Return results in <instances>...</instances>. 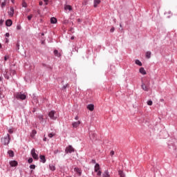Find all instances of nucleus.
I'll use <instances>...</instances> for the list:
<instances>
[{
    "label": "nucleus",
    "mask_w": 177,
    "mask_h": 177,
    "mask_svg": "<svg viewBox=\"0 0 177 177\" xmlns=\"http://www.w3.org/2000/svg\"><path fill=\"white\" fill-rule=\"evenodd\" d=\"M10 140H11V137L10 134H7L6 136H5V137L1 138V142L4 145H8V144H10Z\"/></svg>",
    "instance_id": "f257e3e1"
},
{
    "label": "nucleus",
    "mask_w": 177,
    "mask_h": 177,
    "mask_svg": "<svg viewBox=\"0 0 177 177\" xmlns=\"http://www.w3.org/2000/svg\"><path fill=\"white\" fill-rule=\"evenodd\" d=\"M16 98H17V100H26V98H27V94H24L23 93H17L16 95Z\"/></svg>",
    "instance_id": "f03ea898"
},
{
    "label": "nucleus",
    "mask_w": 177,
    "mask_h": 177,
    "mask_svg": "<svg viewBox=\"0 0 177 177\" xmlns=\"http://www.w3.org/2000/svg\"><path fill=\"white\" fill-rule=\"evenodd\" d=\"M31 155L34 159L38 160L39 156L38 154L36 153L35 148H32V149L31 150Z\"/></svg>",
    "instance_id": "7ed1b4c3"
},
{
    "label": "nucleus",
    "mask_w": 177,
    "mask_h": 177,
    "mask_svg": "<svg viewBox=\"0 0 177 177\" xmlns=\"http://www.w3.org/2000/svg\"><path fill=\"white\" fill-rule=\"evenodd\" d=\"M95 171L97 172V176H101L102 171L100 170V166L99 163H96V165L95 166Z\"/></svg>",
    "instance_id": "20e7f679"
},
{
    "label": "nucleus",
    "mask_w": 177,
    "mask_h": 177,
    "mask_svg": "<svg viewBox=\"0 0 177 177\" xmlns=\"http://www.w3.org/2000/svg\"><path fill=\"white\" fill-rule=\"evenodd\" d=\"M75 149L72 147V145H69L68 147H66V152L68 153V152L71 153V152H74Z\"/></svg>",
    "instance_id": "39448f33"
},
{
    "label": "nucleus",
    "mask_w": 177,
    "mask_h": 177,
    "mask_svg": "<svg viewBox=\"0 0 177 177\" xmlns=\"http://www.w3.org/2000/svg\"><path fill=\"white\" fill-rule=\"evenodd\" d=\"M55 111H51L50 112H49L48 113V116L50 118V119H53V120H56V116H55Z\"/></svg>",
    "instance_id": "423d86ee"
},
{
    "label": "nucleus",
    "mask_w": 177,
    "mask_h": 177,
    "mask_svg": "<svg viewBox=\"0 0 177 177\" xmlns=\"http://www.w3.org/2000/svg\"><path fill=\"white\" fill-rule=\"evenodd\" d=\"M80 124H81V120H78L77 122H73V123H72V126L74 128L78 127Z\"/></svg>",
    "instance_id": "0eeeda50"
},
{
    "label": "nucleus",
    "mask_w": 177,
    "mask_h": 177,
    "mask_svg": "<svg viewBox=\"0 0 177 177\" xmlns=\"http://www.w3.org/2000/svg\"><path fill=\"white\" fill-rule=\"evenodd\" d=\"M141 87L145 91H149V88L148 86H146L145 83H142Z\"/></svg>",
    "instance_id": "6e6552de"
},
{
    "label": "nucleus",
    "mask_w": 177,
    "mask_h": 177,
    "mask_svg": "<svg viewBox=\"0 0 177 177\" xmlns=\"http://www.w3.org/2000/svg\"><path fill=\"white\" fill-rule=\"evenodd\" d=\"M14 14H15V10L13 7H10V11H8V15H10V17H14Z\"/></svg>",
    "instance_id": "1a4fd4ad"
},
{
    "label": "nucleus",
    "mask_w": 177,
    "mask_h": 177,
    "mask_svg": "<svg viewBox=\"0 0 177 177\" xmlns=\"http://www.w3.org/2000/svg\"><path fill=\"white\" fill-rule=\"evenodd\" d=\"M10 166H12V167H15V166H17L18 162H17V160H11V161L10 162Z\"/></svg>",
    "instance_id": "9d476101"
},
{
    "label": "nucleus",
    "mask_w": 177,
    "mask_h": 177,
    "mask_svg": "<svg viewBox=\"0 0 177 177\" xmlns=\"http://www.w3.org/2000/svg\"><path fill=\"white\" fill-rule=\"evenodd\" d=\"M74 170L76 173H77V174H79V176H81V174H82L81 169H80L79 167H75Z\"/></svg>",
    "instance_id": "9b49d317"
},
{
    "label": "nucleus",
    "mask_w": 177,
    "mask_h": 177,
    "mask_svg": "<svg viewBox=\"0 0 177 177\" xmlns=\"http://www.w3.org/2000/svg\"><path fill=\"white\" fill-rule=\"evenodd\" d=\"M102 177H111L109 174V170H105V171L103 173Z\"/></svg>",
    "instance_id": "f8f14e48"
},
{
    "label": "nucleus",
    "mask_w": 177,
    "mask_h": 177,
    "mask_svg": "<svg viewBox=\"0 0 177 177\" xmlns=\"http://www.w3.org/2000/svg\"><path fill=\"white\" fill-rule=\"evenodd\" d=\"M6 26H12V21L11 19H8L6 22Z\"/></svg>",
    "instance_id": "ddd939ff"
},
{
    "label": "nucleus",
    "mask_w": 177,
    "mask_h": 177,
    "mask_svg": "<svg viewBox=\"0 0 177 177\" xmlns=\"http://www.w3.org/2000/svg\"><path fill=\"white\" fill-rule=\"evenodd\" d=\"M100 3V0H94V8H96Z\"/></svg>",
    "instance_id": "4468645a"
},
{
    "label": "nucleus",
    "mask_w": 177,
    "mask_h": 177,
    "mask_svg": "<svg viewBox=\"0 0 177 177\" xmlns=\"http://www.w3.org/2000/svg\"><path fill=\"white\" fill-rule=\"evenodd\" d=\"M140 73H141L142 75H147V72L145 68H140Z\"/></svg>",
    "instance_id": "2eb2a0df"
},
{
    "label": "nucleus",
    "mask_w": 177,
    "mask_h": 177,
    "mask_svg": "<svg viewBox=\"0 0 177 177\" xmlns=\"http://www.w3.org/2000/svg\"><path fill=\"white\" fill-rule=\"evenodd\" d=\"M87 108L89 109V111H94V105L93 104L88 105Z\"/></svg>",
    "instance_id": "dca6fc26"
},
{
    "label": "nucleus",
    "mask_w": 177,
    "mask_h": 177,
    "mask_svg": "<svg viewBox=\"0 0 177 177\" xmlns=\"http://www.w3.org/2000/svg\"><path fill=\"white\" fill-rule=\"evenodd\" d=\"M40 160L41 162H43V163H45V162H46V159L45 158L44 155H40Z\"/></svg>",
    "instance_id": "f3484780"
},
{
    "label": "nucleus",
    "mask_w": 177,
    "mask_h": 177,
    "mask_svg": "<svg viewBox=\"0 0 177 177\" xmlns=\"http://www.w3.org/2000/svg\"><path fill=\"white\" fill-rule=\"evenodd\" d=\"M50 169L52 171L56 170V166L54 164H51L49 165Z\"/></svg>",
    "instance_id": "a211bd4d"
},
{
    "label": "nucleus",
    "mask_w": 177,
    "mask_h": 177,
    "mask_svg": "<svg viewBox=\"0 0 177 177\" xmlns=\"http://www.w3.org/2000/svg\"><path fill=\"white\" fill-rule=\"evenodd\" d=\"M64 10H68L69 11H72L73 8H72L71 6H65Z\"/></svg>",
    "instance_id": "6ab92c4d"
},
{
    "label": "nucleus",
    "mask_w": 177,
    "mask_h": 177,
    "mask_svg": "<svg viewBox=\"0 0 177 177\" xmlns=\"http://www.w3.org/2000/svg\"><path fill=\"white\" fill-rule=\"evenodd\" d=\"M118 173H119V176H120V177H125V174H124V171H122V170H119Z\"/></svg>",
    "instance_id": "aec40b11"
},
{
    "label": "nucleus",
    "mask_w": 177,
    "mask_h": 177,
    "mask_svg": "<svg viewBox=\"0 0 177 177\" xmlns=\"http://www.w3.org/2000/svg\"><path fill=\"white\" fill-rule=\"evenodd\" d=\"M151 51H147V52L146 53V57H147V58H148V59L151 58Z\"/></svg>",
    "instance_id": "412c9836"
},
{
    "label": "nucleus",
    "mask_w": 177,
    "mask_h": 177,
    "mask_svg": "<svg viewBox=\"0 0 177 177\" xmlns=\"http://www.w3.org/2000/svg\"><path fill=\"white\" fill-rule=\"evenodd\" d=\"M8 153L9 156H11V157L15 156V153H14L13 151H12V150L8 151Z\"/></svg>",
    "instance_id": "4be33fe9"
},
{
    "label": "nucleus",
    "mask_w": 177,
    "mask_h": 177,
    "mask_svg": "<svg viewBox=\"0 0 177 177\" xmlns=\"http://www.w3.org/2000/svg\"><path fill=\"white\" fill-rule=\"evenodd\" d=\"M50 22L51 24H57V19H56V18H51Z\"/></svg>",
    "instance_id": "5701e85b"
},
{
    "label": "nucleus",
    "mask_w": 177,
    "mask_h": 177,
    "mask_svg": "<svg viewBox=\"0 0 177 177\" xmlns=\"http://www.w3.org/2000/svg\"><path fill=\"white\" fill-rule=\"evenodd\" d=\"M136 64L137 65H138L139 66H142V62H140V61L139 59L136 60Z\"/></svg>",
    "instance_id": "b1692460"
},
{
    "label": "nucleus",
    "mask_w": 177,
    "mask_h": 177,
    "mask_svg": "<svg viewBox=\"0 0 177 177\" xmlns=\"http://www.w3.org/2000/svg\"><path fill=\"white\" fill-rule=\"evenodd\" d=\"M54 54L55 57H60V54H59V51H57V50H55Z\"/></svg>",
    "instance_id": "393cba45"
},
{
    "label": "nucleus",
    "mask_w": 177,
    "mask_h": 177,
    "mask_svg": "<svg viewBox=\"0 0 177 177\" xmlns=\"http://www.w3.org/2000/svg\"><path fill=\"white\" fill-rule=\"evenodd\" d=\"M4 95L3 94V90L2 88H0V98H3Z\"/></svg>",
    "instance_id": "a878e982"
},
{
    "label": "nucleus",
    "mask_w": 177,
    "mask_h": 177,
    "mask_svg": "<svg viewBox=\"0 0 177 177\" xmlns=\"http://www.w3.org/2000/svg\"><path fill=\"white\" fill-rule=\"evenodd\" d=\"M88 3V0H84L83 3H82V5L83 6H87Z\"/></svg>",
    "instance_id": "bb28decb"
},
{
    "label": "nucleus",
    "mask_w": 177,
    "mask_h": 177,
    "mask_svg": "<svg viewBox=\"0 0 177 177\" xmlns=\"http://www.w3.org/2000/svg\"><path fill=\"white\" fill-rule=\"evenodd\" d=\"M9 58H10V55H6V56L4 57V61H5V62L8 61V59H9Z\"/></svg>",
    "instance_id": "cd10ccee"
},
{
    "label": "nucleus",
    "mask_w": 177,
    "mask_h": 177,
    "mask_svg": "<svg viewBox=\"0 0 177 177\" xmlns=\"http://www.w3.org/2000/svg\"><path fill=\"white\" fill-rule=\"evenodd\" d=\"M147 105H153V101H151V100L147 101Z\"/></svg>",
    "instance_id": "c85d7f7f"
},
{
    "label": "nucleus",
    "mask_w": 177,
    "mask_h": 177,
    "mask_svg": "<svg viewBox=\"0 0 177 177\" xmlns=\"http://www.w3.org/2000/svg\"><path fill=\"white\" fill-rule=\"evenodd\" d=\"M6 1H3V3H1V8H4V7H6Z\"/></svg>",
    "instance_id": "c756f323"
},
{
    "label": "nucleus",
    "mask_w": 177,
    "mask_h": 177,
    "mask_svg": "<svg viewBox=\"0 0 177 177\" xmlns=\"http://www.w3.org/2000/svg\"><path fill=\"white\" fill-rule=\"evenodd\" d=\"M38 118H39L40 122H44V118H43V116L40 115V116H38Z\"/></svg>",
    "instance_id": "7c9ffc66"
},
{
    "label": "nucleus",
    "mask_w": 177,
    "mask_h": 177,
    "mask_svg": "<svg viewBox=\"0 0 177 177\" xmlns=\"http://www.w3.org/2000/svg\"><path fill=\"white\" fill-rule=\"evenodd\" d=\"M28 162V163H32V162H33L32 158H29Z\"/></svg>",
    "instance_id": "2f4dec72"
},
{
    "label": "nucleus",
    "mask_w": 177,
    "mask_h": 177,
    "mask_svg": "<svg viewBox=\"0 0 177 177\" xmlns=\"http://www.w3.org/2000/svg\"><path fill=\"white\" fill-rule=\"evenodd\" d=\"M16 47H17V50H20V44L19 43L16 44Z\"/></svg>",
    "instance_id": "473e14b6"
},
{
    "label": "nucleus",
    "mask_w": 177,
    "mask_h": 177,
    "mask_svg": "<svg viewBox=\"0 0 177 177\" xmlns=\"http://www.w3.org/2000/svg\"><path fill=\"white\" fill-rule=\"evenodd\" d=\"M53 136H55V134H53V133H50L48 134V137H50V138H52V137H53Z\"/></svg>",
    "instance_id": "72a5a7b5"
},
{
    "label": "nucleus",
    "mask_w": 177,
    "mask_h": 177,
    "mask_svg": "<svg viewBox=\"0 0 177 177\" xmlns=\"http://www.w3.org/2000/svg\"><path fill=\"white\" fill-rule=\"evenodd\" d=\"M110 155L111 156H113V155H115V151H111Z\"/></svg>",
    "instance_id": "f704fd0d"
},
{
    "label": "nucleus",
    "mask_w": 177,
    "mask_h": 177,
    "mask_svg": "<svg viewBox=\"0 0 177 177\" xmlns=\"http://www.w3.org/2000/svg\"><path fill=\"white\" fill-rule=\"evenodd\" d=\"M32 18V15H28V21H31Z\"/></svg>",
    "instance_id": "c9c22d12"
},
{
    "label": "nucleus",
    "mask_w": 177,
    "mask_h": 177,
    "mask_svg": "<svg viewBox=\"0 0 177 177\" xmlns=\"http://www.w3.org/2000/svg\"><path fill=\"white\" fill-rule=\"evenodd\" d=\"M30 169H35L36 166L35 165H30Z\"/></svg>",
    "instance_id": "e433bc0d"
},
{
    "label": "nucleus",
    "mask_w": 177,
    "mask_h": 177,
    "mask_svg": "<svg viewBox=\"0 0 177 177\" xmlns=\"http://www.w3.org/2000/svg\"><path fill=\"white\" fill-rule=\"evenodd\" d=\"M22 6L24 7V8H26V7H27L26 3L23 2V3H22Z\"/></svg>",
    "instance_id": "4c0bfd02"
},
{
    "label": "nucleus",
    "mask_w": 177,
    "mask_h": 177,
    "mask_svg": "<svg viewBox=\"0 0 177 177\" xmlns=\"http://www.w3.org/2000/svg\"><path fill=\"white\" fill-rule=\"evenodd\" d=\"M14 132V130L12 129H9L8 133H12Z\"/></svg>",
    "instance_id": "58836bf2"
},
{
    "label": "nucleus",
    "mask_w": 177,
    "mask_h": 177,
    "mask_svg": "<svg viewBox=\"0 0 177 177\" xmlns=\"http://www.w3.org/2000/svg\"><path fill=\"white\" fill-rule=\"evenodd\" d=\"M68 84H66L65 86H63L62 89L66 90V87H68Z\"/></svg>",
    "instance_id": "ea45409f"
},
{
    "label": "nucleus",
    "mask_w": 177,
    "mask_h": 177,
    "mask_svg": "<svg viewBox=\"0 0 177 177\" xmlns=\"http://www.w3.org/2000/svg\"><path fill=\"white\" fill-rule=\"evenodd\" d=\"M44 3H46V6H48V3L49 0H44Z\"/></svg>",
    "instance_id": "a19ab883"
},
{
    "label": "nucleus",
    "mask_w": 177,
    "mask_h": 177,
    "mask_svg": "<svg viewBox=\"0 0 177 177\" xmlns=\"http://www.w3.org/2000/svg\"><path fill=\"white\" fill-rule=\"evenodd\" d=\"M115 31V28H111L110 32L113 33Z\"/></svg>",
    "instance_id": "79ce46f5"
},
{
    "label": "nucleus",
    "mask_w": 177,
    "mask_h": 177,
    "mask_svg": "<svg viewBox=\"0 0 177 177\" xmlns=\"http://www.w3.org/2000/svg\"><path fill=\"white\" fill-rule=\"evenodd\" d=\"M32 134L33 135L37 134V130H32Z\"/></svg>",
    "instance_id": "37998d69"
},
{
    "label": "nucleus",
    "mask_w": 177,
    "mask_h": 177,
    "mask_svg": "<svg viewBox=\"0 0 177 177\" xmlns=\"http://www.w3.org/2000/svg\"><path fill=\"white\" fill-rule=\"evenodd\" d=\"M75 120H79V116H75Z\"/></svg>",
    "instance_id": "c03bdc74"
},
{
    "label": "nucleus",
    "mask_w": 177,
    "mask_h": 177,
    "mask_svg": "<svg viewBox=\"0 0 177 177\" xmlns=\"http://www.w3.org/2000/svg\"><path fill=\"white\" fill-rule=\"evenodd\" d=\"M6 37H9L10 33H6Z\"/></svg>",
    "instance_id": "a18cd8bd"
},
{
    "label": "nucleus",
    "mask_w": 177,
    "mask_h": 177,
    "mask_svg": "<svg viewBox=\"0 0 177 177\" xmlns=\"http://www.w3.org/2000/svg\"><path fill=\"white\" fill-rule=\"evenodd\" d=\"M39 6H43V2L42 1H39Z\"/></svg>",
    "instance_id": "49530a36"
},
{
    "label": "nucleus",
    "mask_w": 177,
    "mask_h": 177,
    "mask_svg": "<svg viewBox=\"0 0 177 177\" xmlns=\"http://www.w3.org/2000/svg\"><path fill=\"white\" fill-rule=\"evenodd\" d=\"M3 22H4V21L3 19L0 20V24H3Z\"/></svg>",
    "instance_id": "de8ad7c7"
},
{
    "label": "nucleus",
    "mask_w": 177,
    "mask_h": 177,
    "mask_svg": "<svg viewBox=\"0 0 177 177\" xmlns=\"http://www.w3.org/2000/svg\"><path fill=\"white\" fill-rule=\"evenodd\" d=\"M92 162H93V163H96V160H95L94 159H93Z\"/></svg>",
    "instance_id": "09e8293b"
},
{
    "label": "nucleus",
    "mask_w": 177,
    "mask_h": 177,
    "mask_svg": "<svg viewBox=\"0 0 177 177\" xmlns=\"http://www.w3.org/2000/svg\"><path fill=\"white\" fill-rule=\"evenodd\" d=\"M74 39H75L74 36H72L71 40H74Z\"/></svg>",
    "instance_id": "8fccbe9b"
},
{
    "label": "nucleus",
    "mask_w": 177,
    "mask_h": 177,
    "mask_svg": "<svg viewBox=\"0 0 177 177\" xmlns=\"http://www.w3.org/2000/svg\"><path fill=\"white\" fill-rule=\"evenodd\" d=\"M46 140H47L46 137H44V141H46Z\"/></svg>",
    "instance_id": "3c124183"
},
{
    "label": "nucleus",
    "mask_w": 177,
    "mask_h": 177,
    "mask_svg": "<svg viewBox=\"0 0 177 177\" xmlns=\"http://www.w3.org/2000/svg\"><path fill=\"white\" fill-rule=\"evenodd\" d=\"M77 21L81 22L82 21H81V19H77Z\"/></svg>",
    "instance_id": "603ef678"
},
{
    "label": "nucleus",
    "mask_w": 177,
    "mask_h": 177,
    "mask_svg": "<svg viewBox=\"0 0 177 177\" xmlns=\"http://www.w3.org/2000/svg\"><path fill=\"white\" fill-rule=\"evenodd\" d=\"M57 152H59V151H58V150L55 151V153H57Z\"/></svg>",
    "instance_id": "864d4df0"
},
{
    "label": "nucleus",
    "mask_w": 177,
    "mask_h": 177,
    "mask_svg": "<svg viewBox=\"0 0 177 177\" xmlns=\"http://www.w3.org/2000/svg\"><path fill=\"white\" fill-rule=\"evenodd\" d=\"M75 50L77 53H78V50H77V48H75Z\"/></svg>",
    "instance_id": "5fc2aeb1"
},
{
    "label": "nucleus",
    "mask_w": 177,
    "mask_h": 177,
    "mask_svg": "<svg viewBox=\"0 0 177 177\" xmlns=\"http://www.w3.org/2000/svg\"><path fill=\"white\" fill-rule=\"evenodd\" d=\"M93 136L94 137H95L96 134H95V133H93Z\"/></svg>",
    "instance_id": "6e6d98bb"
},
{
    "label": "nucleus",
    "mask_w": 177,
    "mask_h": 177,
    "mask_svg": "<svg viewBox=\"0 0 177 177\" xmlns=\"http://www.w3.org/2000/svg\"><path fill=\"white\" fill-rule=\"evenodd\" d=\"M1 80H2V77H0V82H1Z\"/></svg>",
    "instance_id": "4d7b16f0"
},
{
    "label": "nucleus",
    "mask_w": 177,
    "mask_h": 177,
    "mask_svg": "<svg viewBox=\"0 0 177 177\" xmlns=\"http://www.w3.org/2000/svg\"><path fill=\"white\" fill-rule=\"evenodd\" d=\"M1 47H2V46H1V43H0V48H1Z\"/></svg>",
    "instance_id": "13d9d810"
},
{
    "label": "nucleus",
    "mask_w": 177,
    "mask_h": 177,
    "mask_svg": "<svg viewBox=\"0 0 177 177\" xmlns=\"http://www.w3.org/2000/svg\"><path fill=\"white\" fill-rule=\"evenodd\" d=\"M12 3H14V0H12Z\"/></svg>",
    "instance_id": "bf43d9fd"
},
{
    "label": "nucleus",
    "mask_w": 177,
    "mask_h": 177,
    "mask_svg": "<svg viewBox=\"0 0 177 177\" xmlns=\"http://www.w3.org/2000/svg\"><path fill=\"white\" fill-rule=\"evenodd\" d=\"M17 29H20V28L18 26V27H17Z\"/></svg>",
    "instance_id": "052dcab7"
},
{
    "label": "nucleus",
    "mask_w": 177,
    "mask_h": 177,
    "mask_svg": "<svg viewBox=\"0 0 177 177\" xmlns=\"http://www.w3.org/2000/svg\"><path fill=\"white\" fill-rule=\"evenodd\" d=\"M42 36H44V33H42Z\"/></svg>",
    "instance_id": "680f3d73"
},
{
    "label": "nucleus",
    "mask_w": 177,
    "mask_h": 177,
    "mask_svg": "<svg viewBox=\"0 0 177 177\" xmlns=\"http://www.w3.org/2000/svg\"><path fill=\"white\" fill-rule=\"evenodd\" d=\"M162 101H164V100H163V99H162Z\"/></svg>",
    "instance_id": "e2e57ef3"
},
{
    "label": "nucleus",
    "mask_w": 177,
    "mask_h": 177,
    "mask_svg": "<svg viewBox=\"0 0 177 177\" xmlns=\"http://www.w3.org/2000/svg\"><path fill=\"white\" fill-rule=\"evenodd\" d=\"M162 101H164V100H163V99H162Z\"/></svg>",
    "instance_id": "0e129e2a"
}]
</instances>
